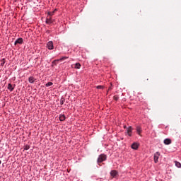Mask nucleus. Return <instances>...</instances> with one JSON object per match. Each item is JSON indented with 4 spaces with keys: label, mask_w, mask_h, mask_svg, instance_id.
Instances as JSON below:
<instances>
[{
    "label": "nucleus",
    "mask_w": 181,
    "mask_h": 181,
    "mask_svg": "<svg viewBox=\"0 0 181 181\" xmlns=\"http://www.w3.org/2000/svg\"><path fill=\"white\" fill-rule=\"evenodd\" d=\"M107 160V156L105 154H100L98 158V163H103V162Z\"/></svg>",
    "instance_id": "f257e3e1"
},
{
    "label": "nucleus",
    "mask_w": 181,
    "mask_h": 181,
    "mask_svg": "<svg viewBox=\"0 0 181 181\" xmlns=\"http://www.w3.org/2000/svg\"><path fill=\"white\" fill-rule=\"evenodd\" d=\"M159 156H160V153L159 152H156V153H154L153 158L155 163H158V162L159 161Z\"/></svg>",
    "instance_id": "f03ea898"
},
{
    "label": "nucleus",
    "mask_w": 181,
    "mask_h": 181,
    "mask_svg": "<svg viewBox=\"0 0 181 181\" xmlns=\"http://www.w3.org/2000/svg\"><path fill=\"white\" fill-rule=\"evenodd\" d=\"M47 49H49V50H53V49L54 48L53 46V42L49 41L47 43Z\"/></svg>",
    "instance_id": "7ed1b4c3"
},
{
    "label": "nucleus",
    "mask_w": 181,
    "mask_h": 181,
    "mask_svg": "<svg viewBox=\"0 0 181 181\" xmlns=\"http://www.w3.org/2000/svg\"><path fill=\"white\" fill-rule=\"evenodd\" d=\"M66 59H69V57H64L62 58H61L60 59H57L52 62V64H54V66H56V64H57V62L62 60H66Z\"/></svg>",
    "instance_id": "20e7f679"
},
{
    "label": "nucleus",
    "mask_w": 181,
    "mask_h": 181,
    "mask_svg": "<svg viewBox=\"0 0 181 181\" xmlns=\"http://www.w3.org/2000/svg\"><path fill=\"white\" fill-rule=\"evenodd\" d=\"M110 175L112 177H116L117 176H118V171L113 170L110 172Z\"/></svg>",
    "instance_id": "39448f33"
},
{
    "label": "nucleus",
    "mask_w": 181,
    "mask_h": 181,
    "mask_svg": "<svg viewBox=\"0 0 181 181\" xmlns=\"http://www.w3.org/2000/svg\"><path fill=\"white\" fill-rule=\"evenodd\" d=\"M23 43V39L22 38H18L17 39L15 42H14V45H22Z\"/></svg>",
    "instance_id": "423d86ee"
},
{
    "label": "nucleus",
    "mask_w": 181,
    "mask_h": 181,
    "mask_svg": "<svg viewBox=\"0 0 181 181\" xmlns=\"http://www.w3.org/2000/svg\"><path fill=\"white\" fill-rule=\"evenodd\" d=\"M15 86L16 85H12L11 83H8V90H9V91H13V90H15Z\"/></svg>",
    "instance_id": "0eeeda50"
},
{
    "label": "nucleus",
    "mask_w": 181,
    "mask_h": 181,
    "mask_svg": "<svg viewBox=\"0 0 181 181\" xmlns=\"http://www.w3.org/2000/svg\"><path fill=\"white\" fill-rule=\"evenodd\" d=\"M138 148H139V144L138 143H133L132 144V149L136 150V149H138Z\"/></svg>",
    "instance_id": "6e6552de"
},
{
    "label": "nucleus",
    "mask_w": 181,
    "mask_h": 181,
    "mask_svg": "<svg viewBox=\"0 0 181 181\" xmlns=\"http://www.w3.org/2000/svg\"><path fill=\"white\" fill-rule=\"evenodd\" d=\"M127 132L129 135V136H132V127H129L127 129Z\"/></svg>",
    "instance_id": "1a4fd4ad"
},
{
    "label": "nucleus",
    "mask_w": 181,
    "mask_h": 181,
    "mask_svg": "<svg viewBox=\"0 0 181 181\" xmlns=\"http://www.w3.org/2000/svg\"><path fill=\"white\" fill-rule=\"evenodd\" d=\"M28 81L30 83H35V81H36V78H35V77H33V76H30L28 78Z\"/></svg>",
    "instance_id": "9d476101"
},
{
    "label": "nucleus",
    "mask_w": 181,
    "mask_h": 181,
    "mask_svg": "<svg viewBox=\"0 0 181 181\" xmlns=\"http://www.w3.org/2000/svg\"><path fill=\"white\" fill-rule=\"evenodd\" d=\"M164 144L165 145H170V144H172V140H170V139H165L164 140Z\"/></svg>",
    "instance_id": "9b49d317"
},
{
    "label": "nucleus",
    "mask_w": 181,
    "mask_h": 181,
    "mask_svg": "<svg viewBox=\"0 0 181 181\" xmlns=\"http://www.w3.org/2000/svg\"><path fill=\"white\" fill-rule=\"evenodd\" d=\"M136 132L137 134H139V135H141V132H142V129L141 128V127L138 126L136 127Z\"/></svg>",
    "instance_id": "f8f14e48"
},
{
    "label": "nucleus",
    "mask_w": 181,
    "mask_h": 181,
    "mask_svg": "<svg viewBox=\"0 0 181 181\" xmlns=\"http://www.w3.org/2000/svg\"><path fill=\"white\" fill-rule=\"evenodd\" d=\"M64 119H66V116H64V115H59V120L64 121Z\"/></svg>",
    "instance_id": "ddd939ff"
},
{
    "label": "nucleus",
    "mask_w": 181,
    "mask_h": 181,
    "mask_svg": "<svg viewBox=\"0 0 181 181\" xmlns=\"http://www.w3.org/2000/svg\"><path fill=\"white\" fill-rule=\"evenodd\" d=\"M175 165L177 168H181V163L178 161H175Z\"/></svg>",
    "instance_id": "4468645a"
},
{
    "label": "nucleus",
    "mask_w": 181,
    "mask_h": 181,
    "mask_svg": "<svg viewBox=\"0 0 181 181\" xmlns=\"http://www.w3.org/2000/svg\"><path fill=\"white\" fill-rule=\"evenodd\" d=\"M81 67V64L80 63H76L75 64V69H80Z\"/></svg>",
    "instance_id": "2eb2a0df"
},
{
    "label": "nucleus",
    "mask_w": 181,
    "mask_h": 181,
    "mask_svg": "<svg viewBox=\"0 0 181 181\" xmlns=\"http://www.w3.org/2000/svg\"><path fill=\"white\" fill-rule=\"evenodd\" d=\"M64 101H66V99H64V98H62L60 100L61 105H63V104H64Z\"/></svg>",
    "instance_id": "dca6fc26"
},
{
    "label": "nucleus",
    "mask_w": 181,
    "mask_h": 181,
    "mask_svg": "<svg viewBox=\"0 0 181 181\" xmlns=\"http://www.w3.org/2000/svg\"><path fill=\"white\" fill-rule=\"evenodd\" d=\"M46 87H50L51 86H53V83L52 82H48L47 83H46Z\"/></svg>",
    "instance_id": "f3484780"
},
{
    "label": "nucleus",
    "mask_w": 181,
    "mask_h": 181,
    "mask_svg": "<svg viewBox=\"0 0 181 181\" xmlns=\"http://www.w3.org/2000/svg\"><path fill=\"white\" fill-rule=\"evenodd\" d=\"M113 98L115 101H118V100H119V97H118V95H115Z\"/></svg>",
    "instance_id": "a211bd4d"
},
{
    "label": "nucleus",
    "mask_w": 181,
    "mask_h": 181,
    "mask_svg": "<svg viewBox=\"0 0 181 181\" xmlns=\"http://www.w3.org/2000/svg\"><path fill=\"white\" fill-rule=\"evenodd\" d=\"M96 88H98V90H101L102 88H104V86H98L96 87Z\"/></svg>",
    "instance_id": "6ab92c4d"
},
{
    "label": "nucleus",
    "mask_w": 181,
    "mask_h": 181,
    "mask_svg": "<svg viewBox=\"0 0 181 181\" xmlns=\"http://www.w3.org/2000/svg\"><path fill=\"white\" fill-rule=\"evenodd\" d=\"M30 148V147L28 145H27V146H25L24 149H25V151H28Z\"/></svg>",
    "instance_id": "aec40b11"
},
{
    "label": "nucleus",
    "mask_w": 181,
    "mask_h": 181,
    "mask_svg": "<svg viewBox=\"0 0 181 181\" xmlns=\"http://www.w3.org/2000/svg\"><path fill=\"white\" fill-rule=\"evenodd\" d=\"M54 11H56V10ZM54 11H53L52 13V12H49L48 13L49 16H52V15H53V13H54Z\"/></svg>",
    "instance_id": "412c9836"
},
{
    "label": "nucleus",
    "mask_w": 181,
    "mask_h": 181,
    "mask_svg": "<svg viewBox=\"0 0 181 181\" xmlns=\"http://www.w3.org/2000/svg\"><path fill=\"white\" fill-rule=\"evenodd\" d=\"M2 163V161L0 160V165Z\"/></svg>",
    "instance_id": "4be33fe9"
},
{
    "label": "nucleus",
    "mask_w": 181,
    "mask_h": 181,
    "mask_svg": "<svg viewBox=\"0 0 181 181\" xmlns=\"http://www.w3.org/2000/svg\"><path fill=\"white\" fill-rule=\"evenodd\" d=\"M99 166H101V164L98 163Z\"/></svg>",
    "instance_id": "5701e85b"
},
{
    "label": "nucleus",
    "mask_w": 181,
    "mask_h": 181,
    "mask_svg": "<svg viewBox=\"0 0 181 181\" xmlns=\"http://www.w3.org/2000/svg\"><path fill=\"white\" fill-rule=\"evenodd\" d=\"M99 166H101V164L98 163Z\"/></svg>",
    "instance_id": "b1692460"
},
{
    "label": "nucleus",
    "mask_w": 181,
    "mask_h": 181,
    "mask_svg": "<svg viewBox=\"0 0 181 181\" xmlns=\"http://www.w3.org/2000/svg\"><path fill=\"white\" fill-rule=\"evenodd\" d=\"M124 128H127V127H126V126H124Z\"/></svg>",
    "instance_id": "393cba45"
},
{
    "label": "nucleus",
    "mask_w": 181,
    "mask_h": 181,
    "mask_svg": "<svg viewBox=\"0 0 181 181\" xmlns=\"http://www.w3.org/2000/svg\"><path fill=\"white\" fill-rule=\"evenodd\" d=\"M28 1H30V0H28Z\"/></svg>",
    "instance_id": "a878e982"
}]
</instances>
